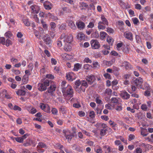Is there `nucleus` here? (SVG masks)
<instances>
[{
  "instance_id": "f257e3e1",
  "label": "nucleus",
  "mask_w": 153,
  "mask_h": 153,
  "mask_svg": "<svg viewBox=\"0 0 153 153\" xmlns=\"http://www.w3.org/2000/svg\"><path fill=\"white\" fill-rule=\"evenodd\" d=\"M63 96L68 100L70 99L73 96L74 92L72 86L69 85L66 90L62 92Z\"/></svg>"
},
{
  "instance_id": "ea45409f",
  "label": "nucleus",
  "mask_w": 153,
  "mask_h": 153,
  "mask_svg": "<svg viewBox=\"0 0 153 153\" xmlns=\"http://www.w3.org/2000/svg\"><path fill=\"white\" fill-rule=\"evenodd\" d=\"M51 29L52 31H54L56 27V24L54 22H51L50 23Z\"/></svg>"
},
{
  "instance_id": "393cba45",
  "label": "nucleus",
  "mask_w": 153,
  "mask_h": 153,
  "mask_svg": "<svg viewBox=\"0 0 153 153\" xmlns=\"http://www.w3.org/2000/svg\"><path fill=\"white\" fill-rule=\"evenodd\" d=\"M112 94V90L109 88H106L104 91V94L105 96H110Z\"/></svg>"
},
{
  "instance_id": "7c9ffc66",
  "label": "nucleus",
  "mask_w": 153,
  "mask_h": 153,
  "mask_svg": "<svg viewBox=\"0 0 153 153\" xmlns=\"http://www.w3.org/2000/svg\"><path fill=\"white\" fill-rule=\"evenodd\" d=\"M28 111L30 113L32 114H33L36 113L37 112L36 109L35 108L30 107L27 109Z\"/></svg>"
},
{
  "instance_id": "c85d7f7f",
  "label": "nucleus",
  "mask_w": 153,
  "mask_h": 153,
  "mask_svg": "<svg viewBox=\"0 0 153 153\" xmlns=\"http://www.w3.org/2000/svg\"><path fill=\"white\" fill-rule=\"evenodd\" d=\"M104 125L105 126L104 127L100 130V135L101 136L105 135L106 134V131H107L106 128L105 127L106 125L105 124H104Z\"/></svg>"
},
{
  "instance_id": "4d7b16f0",
  "label": "nucleus",
  "mask_w": 153,
  "mask_h": 153,
  "mask_svg": "<svg viewBox=\"0 0 153 153\" xmlns=\"http://www.w3.org/2000/svg\"><path fill=\"white\" fill-rule=\"evenodd\" d=\"M135 138V135L133 134H130L128 137V140L129 141L134 140Z\"/></svg>"
},
{
  "instance_id": "680f3d73",
  "label": "nucleus",
  "mask_w": 153,
  "mask_h": 153,
  "mask_svg": "<svg viewBox=\"0 0 153 153\" xmlns=\"http://www.w3.org/2000/svg\"><path fill=\"white\" fill-rule=\"evenodd\" d=\"M117 124L115 122H114L113 124H112L111 125L112 128L114 130H117Z\"/></svg>"
},
{
  "instance_id": "774afa93",
  "label": "nucleus",
  "mask_w": 153,
  "mask_h": 153,
  "mask_svg": "<svg viewBox=\"0 0 153 153\" xmlns=\"http://www.w3.org/2000/svg\"><path fill=\"white\" fill-rule=\"evenodd\" d=\"M75 150L80 152H82L83 151L82 148L80 146H77L75 148Z\"/></svg>"
},
{
  "instance_id": "ddd939ff",
  "label": "nucleus",
  "mask_w": 153,
  "mask_h": 153,
  "mask_svg": "<svg viewBox=\"0 0 153 153\" xmlns=\"http://www.w3.org/2000/svg\"><path fill=\"white\" fill-rule=\"evenodd\" d=\"M65 136L68 142L70 141L74 136L73 134L70 132L66 131L65 133Z\"/></svg>"
},
{
  "instance_id": "0e129e2a",
  "label": "nucleus",
  "mask_w": 153,
  "mask_h": 153,
  "mask_svg": "<svg viewBox=\"0 0 153 153\" xmlns=\"http://www.w3.org/2000/svg\"><path fill=\"white\" fill-rule=\"evenodd\" d=\"M66 27V24L65 23H62L59 26V29L61 30L65 29Z\"/></svg>"
},
{
  "instance_id": "412c9836",
  "label": "nucleus",
  "mask_w": 153,
  "mask_h": 153,
  "mask_svg": "<svg viewBox=\"0 0 153 153\" xmlns=\"http://www.w3.org/2000/svg\"><path fill=\"white\" fill-rule=\"evenodd\" d=\"M69 43H65L64 46V49L66 51H70L71 50V46Z\"/></svg>"
},
{
  "instance_id": "09e8293b",
  "label": "nucleus",
  "mask_w": 153,
  "mask_h": 153,
  "mask_svg": "<svg viewBox=\"0 0 153 153\" xmlns=\"http://www.w3.org/2000/svg\"><path fill=\"white\" fill-rule=\"evenodd\" d=\"M143 31H142L141 32L142 34L144 36L146 37L148 35L147 30L146 28H144L143 29Z\"/></svg>"
},
{
  "instance_id": "b1692460",
  "label": "nucleus",
  "mask_w": 153,
  "mask_h": 153,
  "mask_svg": "<svg viewBox=\"0 0 153 153\" xmlns=\"http://www.w3.org/2000/svg\"><path fill=\"white\" fill-rule=\"evenodd\" d=\"M108 36L107 33L104 31H102L100 33V39L101 40H104Z\"/></svg>"
},
{
  "instance_id": "bf43d9fd",
  "label": "nucleus",
  "mask_w": 153,
  "mask_h": 153,
  "mask_svg": "<svg viewBox=\"0 0 153 153\" xmlns=\"http://www.w3.org/2000/svg\"><path fill=\"white\" fill-rule=\"evenodd\" d=\"M92 66L88 64H85L83 66L84 69L89 70L92 68Z\"/></svg>"
},
{
  "instance_id": "58836bf2",
  "label": "nucleus",
  "mask_w": 153,
  "mask_h": 153,
  "mask_svg": "<svg viewBox=\"0 0 153 153\" xmlns=\"http://www.w3.org/2000/svg\"><path fill=\"white\" fill-rule=\"evenodd\" d=\"M61 56L63 60H66L68 59V57L69 56V55L66 53H63L62 54Z\"/></svg>"
},
{
  "instance_id": "3c124183",
  "label": "nucleus",
  "mask_w": 153,
  "mask_h": 153,
  "mask_svg": "<svg viewBox=\"0 0 153 153\" xmlns=\"http://www.w3.org/2000/svg\"><path fill=\"white\" fill-rule=\"evenodd\" d=\"M61 40L59 38L57 41V45L58 47L60 48L62 45V42Z\"/></svg>"
},
{
  "instance_id": "bb28decb",
  "label": "nucleus",
  "mask_w": 153,
  "mask_h": 153,
  "mask_svg": "<svg viewBox=\"0 0 153 153\" xmlns=\"http://www.w3.org/2000/svg\"><path fill=\"white\" fill-rule=\"evenodd\" d=\"M82 65L79 63H77L74 65L73 71H78L82 67Z\"/></svg>"
},
{
  "instance_id": "37998d69",
  "label": "nucleus",
  "mask_w": 153,
  "mask_h": 153,
  "mask_svg": "<svg viewBox=\"0 0 153 153\" xmlns=\"http://www.w3.org/2000/svg\"><path fill=\"white\" fill-rule=\"evenodd\" d=\"M59 111L61 112L62 114H65L66 113V108L64 106H61L59 108Z\"/></svg>"
},
{
  "instance_id": "a19ab883",
  "label": "nucleus",
  "mask_w": 153,
  "mask_h": 153,
  "mask_svg": "<svg viewBox=\"0 0 153 153\" xmlns=\"http://www.w3.org/2000/svg\"><path fill=\"white\" fill-rule=\"evenodd\" d=\"M91 36L93 38H97L99 37V34L97 31H95L93 32L91 34Z\"/></svg>"
},
{
  "instance_id": "c756f323",
  "label": "nucleus",
  "mask_w": 153,
  "mask_h": 153,
  "mask_svg": "<svg viewBox=\"0 0 153 153\" xmlns=\"http://www.w3.org/2000/svg\"><path fill=\"white\" fill-rule=\"evenodd\" d=\"M28 81V76L27 75H25L22 79V84H27Z\"/></svg>"
},
{
  "instance_id": "f03ea898",
  "label": "nucleus",
  "mask_w": 153,
  "mask_h": 153,
  "mask_svg": "<svg viewBox=\"0 0 153 153\" xmlns=\"http://www.w3.org/2000/svg\"><path fill=\"white\" fill-rule=\"evenodd\" d=\"M100 19L101 21L99 22L98 24V28L99 30H104L106 28L105 25L108 26L109 22L104 16L101 15Z\"/></svg>"
},
{
  "instance_id": "8fccbe9b",
  "label": "nucleus",
  "mask_w": 153,
  "mask_h": 153,
  "mask_svg": "<svg viewBox=\"0 0 153 153\" xmlns=\"http://www.w3.org/2000/svg\"><path fill=\"white\" fill-rule=\"evenodd\" d=\"M95 22L94 21L90 22L89 24L87 26V27L91 28H93L94 26Z\"/></svg>"
},
{
  "instance_id": "69168bd1",
  "label": "nucleus",
  "mask_w": 153,
  "mask_h": 153,
  "mask_svg": "<svg viewBox=\"0 0 153 153\" xmlns=\"http://www.w3.org/2000/svg\"><path fill=\"white\" fill-rule=\"evenodd\" d=\"M108 50L102 49L101 52L103 53V54L105 55H107L109 53V52Z\"/></svg>"
},
{
  "instance_id": "cd10ccee",
  "label": "nucleus",
  "mask_w": 153,
  "mask_h": 153,
  "mask_svg": "<svg viewBox=\"0 0 153 153\" xmlns=\"http://www.w3.org/2000/svg\"><path fill=\"white\" fill-rule=\"evenodd\" d=\"M123 65L124 66L126 69H128L131 68L130 64L127 62L125 61L122 63Z\"/></svg>"
},
{
  "instance_id": "5fc2aeb1",
  "label": "nucleus",
  "mask_w": 153,
  "mask_h": 153,
  "mask_svg": "<svg viewBox=\"0 0 153 153\" xmlns=\"http://www.w3.org/2000/svg\"><path fill=\"white\" fill-rule=\"evenodd\" d=\"M5 38L4 37H0V43L3 45L5 44Z\"/></svg>"
},
{
  "instance_id": "4be33fe9",
  "label": "nucleus",
  "mask_w": 153,
  "mask_h": 153,
  "mask_svg": "<svg viewBox=\"0 0 153 153\" xmlns=\"http://www.w3.org/2000/svg\"><path fill=\"white\" fill-rule=\"evenodd\" d=\"M76 37L78 39L80 40H83L85 39L84 34L81 32L78 33H77Z\"/></svg>"
},
{
  "instance_id": "f704fd0d",
  "label": "nucleus",
  "mask_w": 153,
  "mask_h": 153,
  "mask_svg": "<svg viewBox=\"0 0 153 153\" xmlns=\"http://www.w3.org/2000/svg\"><path fill=\"white\" fill-rule=\"evenodd\" d=\"M106 31L109 34H113L114 32V30L111 27H108L106 28Z\"/></svg>"
},
{
  "instance_id": "4468645a",
  "label": "nucleus",
  "mask_w": 153,
  "mask_h": 153,
  "mask_svg": "<svg viewBox=\"0 0 153 153\" xmlns=\"http://www.w3.org/2000/svg\"><path fill=\"white\" fill-rule=\"evenodd\" d=\"M37 88L39 91H45L47 89L46 87L45 86L43 82H39L38 83Z\"/></svg>"
},
{
  "instance_id": "052dcab7",
  "label": "nucleus",
  "mask_w": 153,
  "mask_h": 153,
  "mask_svg": "<svg viewBox=\"0 0 153 153\" xmlns=\"http://www.w3.org/2000/svg\"><path fill=\"white\" fill-rule=\"evenodd\" d=\"M134 153H142V150L140 147L137 148L134 152Z\"/></svg>"
},
{
  "instance_id": "473e14b6",
  "label": "nucleus",
  "mask_w": 153,
  "mask_h": 153,
  "mask_svg": "<svg viewBox=\"0 0 153 153\" xmlns=\"http://www.w3.org/2000/svg\"><path fill=\"white\" fill-rule=\"evenodd\" d=\"M11 138L14 141V140H15L17 142L19 143H22L23 141V139H22L21 137H12Z\"/></svg>"
},
{
  "instance_id": "0eeeda50",
  "label": "nucleus",
  "mask_w": 153,
  "mask_h": 153,
  "mask_svg": "<svg viewBox=\"0 0 153 153\" xmlns=\"http://www.w3.org/2000/svg\"><path fill=\"white\" fill-rule=\"evenodd\" d=\"M91 44L92 49H98L100 47L99 42L96 40H92L91 41Z\"/></svg>"
},
{
  "instance_id": "e433bc0d",
  "label": "nucleus",
  "mask_w": 153,
  "mask_h": 153,
  "mask_svg": "<svg viewBox=\"0 0 153 153\" xmlns=\"http://www.w3.org/2000/svg\"><path fill=\"white\" fill-rule=\"evenodd\" d=\"M48 16L50 19H52L53 20H58L57 17L54 16L50 13H49Z\"/></svg>"
},
{
  "instance_id": "f8f14e48",
  "label": "nucleus",
  "mask_w": 153,
  "mask_h": 153,
  "mask_svg": "<svg viewBox=\"0 0 153 153\" xmlns=\"http://www.w3.org/2000/svg\"><path fill=\"white\" fill-rule=\"evenodd\" d=\"M95 79V77L93 75H88L87 76L86 80L90 84H92Z\"/></svg>"
},
{
  "instance_id": "6e6d98bb",
  "label": "nucleus",
  "mask_w": 153,
  "mask_h": 153,
  "mask_svg": "<svg viewBox=\"0 0 153 153\" xmlns=\"http://www.w3.org/2000/svg\"><path fill=\"white\" fill-rule=\"evenodd\" d=\"M38 146H39L41 148H47V146L45 144L42 142L39 143Z\"/></svg>"
},
{
  "instance_id": "9d476101",
  "label": "nucleus",
  "mask_w": 153,
  "mask_h": 153,
  "mask_svg": "<svg viewBox=\"0 0 153 153\" xmlns=\"http://www.w3.org/2000/svg\"><path fill=\"white\" fill-rule=\"evenodd\" d=\"M124 36L127 39L131 41L133 40V35L131 32L126 31L124 33Z\"/></svg>"
},
{
  "instance_id": "e2e57ef3",
  "label": "nucleus",
  "mask_w": 153,
  "mask_h": 153,
  "mask_svg": "<svg viewBox=\"0 0 153 153\" xmlns=\"http://www.w3.org/2000/svg\"><path fill=\"white\" fill-rule=\"evenodd\" d=\"M150 90H146L144 92V95L146 97H149L151 96V93Z\"/></svg>"
},
{
  "instance_id": "423d86ee",
  "label": "nucleus",
  "mask_w": 153,
  "mask_h": 153,
  "mask_svg": "<svg viewBox=\"0 0 153 153\" xmlns=\"http://www.w3.org/2000/svg\"><path fill=\"white\" fill-rule=\"evenodd\" d=\"M44 43L46 45L50 46L52 44V40L50 36L48 35H45L43 38Z\"/></svg>"
},
{
  "instance_id": "4c0bfd02",
  "label": "nucleus",
  "mask_w": 153,
  "mask_h": 153,
  "mask_svg": "<svg viewBox=\"0 0 153 153\" xmlns=\"http://www.w3.org/2000/svg\"><path fill=\"white\" fill-rule=\"evenodd\" d=\"M23 21L25 25L27 26H29L30 25V23L29 19H24L23 20Z\"/></svg>"
},
{
  "instance_id": "1a4fd4ad",
  "label": "nucleus",
  "mask_w": 153,
  "mask_h": 153,
  "mask_svg": "<svg viewBox=\"0 0 153 153\" xmlns=\"http://www.w3.org/2000/svg\"><path fill=\"white\" fill-rule=\"evenodd\" d=\"M143 82V79L140 77L135 79L134 82V84L136 85L137 87L142 88L141 84Z\"/></svg>"
},
{
  "instance_id": "de8ad7c7",
  "label": "nucleus",
  "mask_w": 153,
  "mask_h": 153,
  "mask_svg": "<svg viewBox=\"0 0 153 153\" xmlns=\"http://www.w3.org/2000/svg\"><path fill=\"white\" fill-rule=\"evenodd\" d=\"M141 108L145 111L148 110V107L146 104H143L141 106Z\"/></svg>"
},
{
  "instance_id": "a211bd4d",
  "label": "nucleus",
  "mask_w": 153,
  "mask_h": 153,
  "mask_svg": "<svg viewBox=\"0 0 153 153\" xmlns=\"http://www.w3.org/2000/svg\"><path fill=\"white\" fill-rule=\"evenodd\" d=\"M70 85L69 84H67V82L65 81H62L61 83V88L62 89V92L66 90L67 88Z\"/></svg>"
},
{
  "instance_id": "a18cd8bd",
  "label": "nucleus",
  "mask_w": 153,
  "mask_h": 153,
  "mask_svg": "<svg viewBox=\"0 0 153 153\" xmlns=\"http://www.w3.org/2000/svg\"><path fill=\"white\" fill-rule=\"evenodd\" d=\"M119 98L117 97H112L111 99L112 102L114 103H118L119 102Z\"/></svg>"
},
{
  "instance_id": "338daca9",
  "label": "nucleus",
  "mask_w": 153,
  "mask_h": 153,
  "mask_svg": "<svg viewBox=\"0 0 153 153\" xmlns=\"http://www.w3.org/2000/svg\"><path fill=\"white\" fill-rule=\"evenodd\" d=\"M11 44L12 42L10 40L8 39H7L6 40L5 45L7 46L8 47L10 45H11Z\"/></svg>"
},
{
  "instance_id": "aec40b11",
  "label": "nucleus",
  "mask_w": 153,
  "mask_h": 153,
  "mask_svg": "<svg viewBox=\"0 0 153 153\" xmlns=\"http://www.w3.org/2000/svg\"><path fill=\"white\" fill-rule=\"evenodd\" d=\"M76 25L77 27L80 29H83L85 27V24L81 21L76 22Z\"/></svg>"
},
{
  "instance_id": "2f4dec72",
  "label": "nucleus",
  "mask_w": 153,
  "mask_h": 153,
  "mask_svg": "<svg viewBox=\"0 0 153 153\" xmlns=\"http://www.w3.org/2000/svg\"><path fill=\"white\" fill-rule=\"evenodd\" d=\"M107 42L110 45H112L113 43L114 40L112 38L108 36L107 39Z\"/></svg>"
},
{
  "instance_id": "72a5a7b5",
  "label": "nucleus",
  "mask_w": 153,
  "mask_h": 153,
  "mask_svg": "<svg viewBox=\"0 0 153 153\" xmlns=\"http://www.w3.org/2000/svg\"><path fill=\"white\" fill-rule=\"evenodd\" d=\"M4 36L7 38L10 39L13 36V34L11 31H7L5 33Z\"/></svg>"
},
{
  "instance_id": "79ce46f5",
  "label": "nucleus",
  "mask_w": 153,
  "mask_h": 153,
  "mask_svg": "<svg viewBox=\"0 0 153 153\" xmlns=\"http://www.w3.org/2000/svg\"><path fill=\"white\" fill-rule=\"evenodd\" d=\"M51 82H51V81H50L48 79H46L44 81L43 83L45 85V86L46 87V88H47V87L49 86L50 84H51Z\"/></svg>"
},
{
  "instance_id": "2eb2a0df",
  "label": "nucleus",
  "mask_w": 153,
  "mask_h": 153,
  "mask_svg": "<svg viewBox=\"0 0 153 153\" xmlns=\"http://www.w3.org/2000/svg\"><path fill=\"white\" fill-rule=\"evenodd\" d=\"M94 98L95 99V101L97 103L99 104H102V102L101 100L102 98L98 94H95Z\"/></svg>"
},
{
  "instance_id": "13d9d810",
  "label": "nucleus",
  "mask_w": 153,
  "mask_h": 153,
  "mask_svg": "<svg viewBox=\"0 0 153 153\" xmlns=\"http://www.w3.org/2000/svg\"><path fill=\"white\" fill-rule=\"evenodd\" d=\"M95 114L94 112L93 111H90L89 113V116L91 118H93L95 117Z\"/></svg>"
},
{
  "instance_id": "f3484780",
  "label": "nucleus",
  "mask_w": 153,
  "mask_h": 153,
  "mask_svg": "<svg viewBox=\"0 0 153 153\" xmlns=\"http://www.w3.org/2000/svg\"><path fill=\"white\" fill-rule=\"evenodd\" d=\"M66 78L68 80L73 81L74 78V74L73 72H70L66 74Z\"/></svg>"
},
{
  "instance_id": "39448f33",
  "label": "nucleus",
  "mask_w": 153,
  "mask_h": 153,
  "mask_svg": "<svg viewBox=\"0 0 153 153\" xmlns=\"http://www.w3.org/2000/svg\"><path fill=\"white\" fill-rule=\"evenodd\" d=\"M39 106L40 108L45 112L48 113H51V107L48 104L42 103H40Z\"/></svg>"
},
{
  "instance_id": "603ef678",
  "label": "nucleus",
  "mask_w": 153,
  "mask_h": 153,
  "mask_svg": "<svg viewBox=\"0 0 153 153\" xmlns=\"http://www.w3.org/2000/svg\"><path fill=\"white\" fill-rule=\"evenodd\" d=\"M82 86H84L86 87L88 86V84L87 82L85 81H82L81 86L80 87V89L82 90Z\"/></svg>"
},
{
  "instance_id": "6e6552de",
  "label": "nucleus",
  "mask_w": 153,
  "mask_h": 153,
  "mask_svg": "<svg viewBox=\"0 0 153 153\" xmlns=\"http://www.w3.org/2000/svg\"><path fill=\"white\" fill-rule=\"evenodd\" d=\"M31 13L33 14H37L39 10V7L36 4H33L30 7Z\"/></svg>"
},
{
  "instance_id": "6ab92c4d",
  "label": "nucleus",
  "mask_w": 153,
  "mask_h": 153,
  "mask_svg": "<svg viewBox=\"0 0 153 153\" xmlns=\"http://www.w3.org/2000/svg\"><path fill=\"white\" fill-rule=\"evenodd\" d=\"M67 23L68 24L69 26L71 29L73 30H75L76 29V27L73 21L71 20H68Z\"/></svg>"
},
{
  "instance_id": "7ed1b4c3",
  "label": "nucleus",
  "mask_w": 153,
  "mask_h": 153,
  "mask_svg": "<svg viewBox=\"0 0 153 153\" xmlns=\"http://www.w3.org/2000/svg\"><path fill=\"white\" fill-rule=\"evenodd\" d=\"M60 39L65 43H71L73 40V38L72 35L71 34L63 33L61 36Z\"/></svg>"
},
{
  "instance_id": "20e7f679",
  "label": "nucleus",
  "mask_w": 153,
  "mask_h": 153,
  "mask_svg": "<svg viewBox=\"0 0 153 153\" xmlns=\"http://www.w3.org/2000/svg\"><path fill=\"white\" fill-rule=\"evenodd\" d=\"M56 88V85L54 82H51L50 86L48 88L47 91L45 94L48 93L49 95L52 96L54 92L55 91Z\"/></svg>"
},
{
  "instance_id": "c03bdc74",
  "label": "nucleus",
  "mask_w": 153,
  "mask_h": 153,
  "mask_svg": "<svg viewBox=\"0 0 153 153\" xmlns=\"http://www.w3.org/2000/svg\"><path fill=\"white\" fill-rule=\"evenodd\" d=\"M51 112L52 113L55 115H58V111L57 109L55 108H52Z\"/></svg>"
},
{
  "instance_id": "5701e85b",
  "label": "nucleus",
  "mask_w": 153,
  "mask_h": 153,
  "mask_svg": "<svg viewBox=\"0 0 153 153\" xmlns=\"http://www.w3.org/2000/svg\"><path fill=\"white\" fill-rule=\"evenodd\" d=\"M16 93L18 96H24L26 94L25 91L22 89H19L16 91Z\"/></svg>"
},
{
  "instance_id": "dca6fc26",
  "label": "nucleus",
  "mask_w": 153,
  "mask_h": 153,
  "mask_svg": "<svg viewBox=\"0 0 153 153\" xmlns=\"http://www.w3.org/2000/svg\"><path fill=\"white\" fill-rule=\"evenodd\" d=\"M120 96L124 99L128 100L130 97V95L126 91H124L121 92L120 94Z\"/></svg>"
},
{
  "instance_id": "9b49d317",
  "label": "nucleus",
  "mask_w": 153,
  "mask_h": 153,
  "mask_svg": "<svg viewBox=\"0 0 153 153\" xmlns=\"http://www.w3.org/2000/svg\"><path fill=\"white\" fill-rule=\"evenodd\" d=\"M43 6L45 8L48 10H51L53 6L51 3L47 1H46L44 3Z\"/></svg>"
},
{
  "instance_id": "c9c22d12",
  "label": "nucleus",
  "mask_w": 153,
  "mask_h": 153,
  "mask_svg": "<svg viewBox=\"0 0 153 153\" xmlns=\"http://www.w3.org/2000/svg\"><path fill=\"white\" fill-rule=\"evenodd\" d=\"M131 20L134 24L135 25H138L139 24L140 22L138 19L136 17L133 18Z\"/></svg>"
},
{
  "instance_id": "864d4df0",
  "label": "nucleus",
  "mask_w": 153,
  "mask_h": 153,
  "mask_svg": "<svg viewBox=\"0 0 153 153\" xmlns=\"http://www.w3.org/2000/svg\"><path fill=\"white\" fill-rule=\"evenodd\" d=\"M16 75H19L21 74V71L18 70L13 69L11 70Z\"/></svg>"
},
{
  "instance_id": "49530a36",
  "label": "nucleus",
  "mask_w": 153,
  "mask_h": 153,
  "mask_svg": "<svg viewBox=\"0 0 153 153\" xmlns=\"http://www.w3.org/2000/svg\"><path fill=\"white\" fill-rule=\"evenodd\" d=\"M10 61L13 64H14L15 63H17L18 62V60L14 57L12 56L10 59Z\"/></svg>"
},
{
  "instance_id": "a878e982",
  "label": "nucleus",
  "mask_w": 153,
  "mask_h": 153,
  "mask_svg": "<svg viewBox=\"0 0 153 153\" xmlns=\"http://www.w3.org/2000/svg\"><path fill=\"white\" fill-rule=\"evenodd\" d=\"M94 150L96 153H102L103 152L101 147L98 145L95 146Z\"/></svg>"
}]
</instances>
